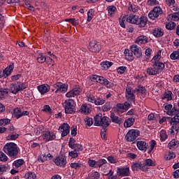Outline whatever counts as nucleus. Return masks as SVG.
<instances>
[{
  "instance_id": "c03bdc74",
  "label": "nucleus",
  "mask_w": 179,
  "mask_h": 179,
  "mask_svg": "<svg viewBox=\"0 0 179 179\" xmlns=\"http://www.w3.org/2000/svg\"><path fill=\"white\" fill-rule=\"evenodd\" d=\"M100 65L101 68H110L112 65H114V63L112 62L104 61L101 62Z\"/></svg>"
},
{
  "instance_id": "dca6fc26",
  "label": "nucleus",
  "mask_w": 179,
  "mask_h": 179,
  "mask_svg": "<svg viewBox=\"0 0 179 179\" xmlns=\"http://www.w3.org/2000/svg\"><path fill=\"white\" fill-rule=\"evenodd\" d=\"M131 107V103L125 102L124 103H117L116 110L117 113L122 114L125 113Z\"/></svg>"
},
{
  "instance_id": "6e6d98bb",
  "label": "nucleus",
  "mask_w": 179,
  "mask_h": 179,
  "mask_svg": "<svg viewBox=\"0 0 179 179\" xmlns=\"http://www.w3.org/2000/svg\"><path fill=\"white\" fill-rule=\"evenodd\" d=\"M107 159L109 163H111V164H115V163H118V159H117V157L109 156L107 157Z\"/></svg>"
},
{
  "instance_id": "4468645a",
  "label": "nucleus",
  "mask_w": 179,
  "mask_h": 179,
  "mask_svg": "<svg viewBox=\"0 0 179 179\" xmlns=\"http://www.w3.org/2000/svg\"><path fill=\"white\" fill-rule=\"evenodd\" d=\"M29 113L27 110H22V108H16L13 110V117L16 118L17 120H19V118H22V117H24L26 115H29Z\"/></svg>"
},
{
  "instance_id": "13d9d810",
  "label": "nucleus",
  "mask_w": 179,
  "mask_h": 179,
  "mask_svg": "<svg viewBox=\"0 0 179 179\" xmlns=\"http://www.w3.org/2000/svg\"><path fill=\"white\" fill-rule=\"evenodd\" d=\"M84 121L87 127H92V125H93V118L92 117H85Z\"/></svg>"
},
{
  "instance_id": "9d476101",
  "label": "nucleus",
  "mask_w": 179,
  "mask_h": 179,
  "mask_svg": "<svg viewBox=\"0 0 179 179\" xmlns=\"http://www.w3.org/2000/svg\"><path fill=\"white\" fill-rule=\"evenodd\" d=\"M132 171H144L146 173V165L144 162H135L131 164Z\"/></svg>"
},
{
  "instance_id": "2eb2a0df",
  "label": "nucleus",
  "mask_w": 179,
  "mask_h": 179,
  "mask_svg": "<svg viewBox=\"0 0 179 179\" xmlns=\"http://www.w3.org/2000/svg\"><path fill=\"white\" fill-rule=\"evenodd\" d=\"M56 166H59V167H65L66 166V157L64 155H60L57 157L53 160Z\"/></svg>"
},
{
  "instance_id": "5fc2aeb1",
  "label": "nucleus",
  "mask_w": 179,
  "mask_h": 179,
  "mask_svg": "<svg viewBox=\"0 0 179 179\" xmlns=\"http://www.w3.org/2000/svg\"><path fill=\"white\" fill-rule=\"evenodd\" d=\"M156 145H157V143H156V141L155 140H152L150 143V148L148 151V153H152V152L153 151V149H155V146H156Z\"/></svg>"
},
{
  "instance_id": "f704fd0d",
  "label": "nucleus",
  "mask_w": 179,
  "mask_h": 179,
  "mask_svg": "<svg viewBox=\"0 0 179 179\" xmlns=\"http://www.w3.org/2000/svg\"><path fill=\"white\" fill-rule=\"evenodd\" d=\"M23 164H24V159H23L15 160L13 163V166L15 167V169H19L20 167H22Z\"/></svg>"
},
{
  "instance_id": "2f4dec72",
  "label": "nucleus",
  "mask_w": 179,
  "mask_h": 179,
  "mask_svg": "<svg viewBox=\"0 0 179 179\" xmlns=\"http://www.w3.org/2000/svg\"><path fill=\"white\" fill-rule=\"evenodd\" d=\"M167 99V101H170V100L173 99V92L171 91H165L164 94L162 96V99L165 100Z\"/></svg>"
},
{
  "instance_id": "f257e3e1",
  "label": "nucleus",
  "mask_w": 179,
  "mask_h": 179,
  "mask_svg": "<svg viewBox=\"0 0 179 179\" xmlns=\"http://www.w3.org/2000/svg\"><path fill=\"white\" fill-rule=\"evenodd\" d=\"M19 150V147L15 143H7L3 147L4 153L10 159H17Z\"/></svg>"
},
{
  "instance_id": "72a5a7b5",
  "label": "nucleus",
  "mask_w": 179,
  "mask_h": 179,
  "mask_svg": "<svg viewBox=\"0 0 179 179\" xmlns=\"http://www.w3.org/2000/svg\"><path fill=\"white\" fill-rule=\"evenodd\" d=\"M136 43H137V44H146V43H148V36H138L136 40Z\"/></svg>"
},
{
  "instance_id": "8fccbe9b",
  "label": "nucleus",
  "mask_w": 179,
  "mask_h": 179,
  "mask_svg": "<svg viewBox=\"0 0 179 179\" xmlns=\"http://www.w3.org/2000/svg\"><path fill=\"white\" fill-rule=\"evenodd\" d=\"M38 162H39V163H44V162H47V154L41 153L38 157Z\"/></svg>"
},
{
  "instance_id": "5701e85b",
  "label": "nucleus",
  "mask_w": 179,
  "mask_h": 179,
  "mask_svg": "<svg viewBox=\"0 0 179 179\" xmlns=\"http://www.w3.org/2000/svg\"><path fill=\"white\" fill-rule=\"evenodd\" d=\"M136 24H138V27H145L148 24V17L143 15L138 17Z\"/></svg>"
},
{
  "instance_id": "b1692460",
  "label": "nucleus",
  "mask_w": 179,
  "mask_h": 179,
  "mask_svg": "<svg viewBox=\"0 0 179 179\" xmlns=\"http://www.w3.org/2000/svg\"><path fill=\"white\" fill-rule=\"evenodd\" d=\"M124 54L125 59H127V61H134L135 57L131 50L125 49Z\"/></svg>"
},
{
  "instance_id": "f8f14e48",
  "label": "nucleus",
  "mask_w": 179,
  "mask_h": 179,
  "mask_svg": "<svg viewBox=\"0 0 179 179\" xmlns=\"http://www.w3.org/2000/svg\"><path fill=\"white\" fill-rule=\"evenodd\" d=\"M117 174L119 177H129V176H131L129 166H124L117 168Z\"/></svg>"
},
{
  "instance_id": "864d4df0",
  "label": "nucleus",
  "mask_w": 179,
  "mask_h": 179,
  "mask_svg": "<svg viewBox=\"0 0 179 179\" xmlns=\"http://www.w3.org/2000/svg\"><path fill=\"white\" fill-rule=\"evenodd\" d=\"M8 160H9L8 155H6V154H5L3 152L0 151V162L6 163V162H8Z\"/></svg>"
},
{
  "instance_id": "f03ea898",
  "label": "nucleus",
  "mask_w": 179,
  "mask_h": 179,
  "mask_svg": "<svg viewBox=\"0 0 179 179\" xmlns=\"http://www.w3.org/2000/svg\"><path fill=\"white\" fill-rule=\"evenodd\" d=\"M111 120L107 116H103L101 113L96 115L94 117V125L96 127H102L103 129H106L107 127L110 126Z\"/></svg>"
},
{
  "instance_id": "1a4fd4ad",
  "label": "nucleus",
  "mask_w": 179,
  "mask_h": 179,
  "mask_svg": "<svg viewBox=\"0 0 179 179\" xmlns=\"http://www.w3.org/2000/svg\"><path fill=\"white\" fill-rule=\"evenodd\" d=\"M161 57H162V50H159L157 52V55H155L151 60V62L154 64L153 66H157V68H165L166 64L160 62Z\"/></svg>"
},
{
  "instance_id": "c756f323",
  "label": "nucleus",
  "mask_w": 179,
  "mask_h": 179,
  "mask_svg": "<svg viewBox=\"0 0 179 179\" xmlns=\"http://www.w3.org/2000/svg\"><path fill=\"white\" fill-rule=\"evenodd\" d=\"M152 33H153V36H155V37H157V38H159V37H163L164 34V31L162 28H155L153 30Z\"/></svg>"
},
{
  "instance_id": "79ce46f5",
  "label": "nucleus",
  "mask_w": 179,
  "mask_h": 179,
  "mask_svg": "<svg viewBox=\"0 0 179 179\" xmlns=\"http://www.w3.org/2000/svg\"><path fill=\"white\" fill-rule=\"evenodd\" d=\"M134 93H137V94H145L146 93V88L145 87H138L134 90Z\"/></svg>"
},
{
  "instance_id": "49530a36",
  "label": "nucleus",
  "mask_w": 179,
  "mask_h": 179,
  "mask_svg": "<svg viewBox=\"0 0 179 179\" xmlns=\"http://www.w3.org/2000/svg\"><path fill=\"white\" fill-rule=\"evenodd\" d=\"M178 145V141L176 139H173L171 141H170L168 144L169 149H174L176 146Z\"/></svg>"
},
{
  "instance_id": "774afa93",
  "label": "nucleus",
  "mask_w": 179,
  "mask_h": 179,
  "mask_svg": "<svg viewBox=\"0 0 179 179\" xmlns=\"http://www.w3.org/2000/svg\"><path fill=\"white\" fill-rule=\"evenodd\" d=\"M172 20H174V22H177L179 20V11L176 13H173V14H171Z\"/></svg>"
},
{
  "instance_id": "cd10ccee",
  "label": "nucleus",
  "mask_w": 179,
  "mask_h": 179,
  "mask_svg": "<svg viewBox=\"0 0 179 179\" xmlns=\"http://www.w3.org/2000/svg\"><path fill=\"white\" fill-rule=\"evenodd\" d=\"M143 162L145 166L146 171L149 170V167H155V166H156V162L153 161L152 159H146Z\"/></svg>"
},
{
  "instance_id": "58836bf2",
  "label": "nucleus",
  "mask_w": 179,
  "mask_h": 179,
  "mask_svg": "<svg viewBox=\"0 0 179 179\" xmlns=\"http://www.w3.org/2000/svg\"><path fill=\"white\" fill-rule=\"evenodd\" d=\"M104 103H106V99L101 96H98L95 98V102H94V104H95V106H103Z\"/></svg>"
},
{
  "instance_id": "7c9ffc66",
  "label": "nucleus",
  "mask_w": 179,
  "mask_h": 179,
  "mask_svg": "<svg viewBox=\"0 0 179 179\" xmlns=\"http://www.w3.org/2000/svg\"><path fill=\"white\" fill-rule=\"evenodd\" d=\"M134 123H135V118L129 117L124 121V128H131Z\"/></svg>"
},
{
  "instance_id": "9b49d317",
  "label": "nucleus",
  "mask_w": 179,
  "mask_h": 179,
  "mask_svg": "<svg viewBox=\"0 0 179 179\" xmlns=\"http://www.w3.org/2000/svg\"><path fill=\"white\" fill-rule=\"evenodd\" d=\"M88 50L91 52H100L101 50V45L97 41H91L89 43Z\"/></svg>"
},
{
  "instance_id": "423d86ee",
  "label": "nucleus",
  "mask_w": 179,
  "mask_h": 179,
  "mask_svg": "<svg viewBox=\"0 0 179 179\" xmlns=\"http://www.w3.org/2000/svg\"><path fill=\"white\" fill-rule=\"evenodd\" d=\"M135 90H132V87L129 85H127L125 91V97L130 106L132 103H135Z\"/></svg>"
},
{
  "instance_id": "4c0bfd02",
  "label": "nucleus",
  "mask_w": 179,
  "mask_h": 179,
  "mask_svg": "<svg viewBox=\"0 0 179 179\" xmlns=\"http://www.w3.org/2000/svg\"><path fill=\"white\" fill-rule=\"evenodd\" d=\"M159 136H160V141L162 142H164L166 139L169 138V136L167 135V132L164 129L161 130V131L159 132Z\"/></svg>"
},
{
  "instance_id": "412c9836",
  "label": "nucleus",
  "mask_w": 179,
  "mask_h": 179,
  "mask_svg": "<svg viewBox=\"0 0 179 179\" xmlns=\"http://www.w3.org/2000/svg\"><path fill=\"white\" fill-rule=\"evenodd\" d=\"M98 83H100L101 85H104L108 89H113L114 87V83L108 81L106 78L101 76L99 77V80L98 81Z\"/></svg>"
},
{
  "instance_id": "052dcab7",
  "label": "nucleus",
  "mask_w": 179,
  "mask_h": 179,
  "mask_svg": "<svg viewBox=\"0 0 179 179\" xmlns=\"http://www.w3.org/2000/svg\"><path fill=\"white\" fill-rule=\"evenodd\" d=\"M69 156H70L71 159H76V157L79 156V152L74 150L69 152Z\"/></svg>"
},
{
  "instance_id": "e433bc0d",
  "label": "nucleus",
  "mask_w": 179,
  "mask_h": 179,
  "mask_svg": "<svg viewBox=\"0 0 179 179\" xmlns=\"http://www.w3.org/2000/svg\"><path fill=\"white\" fill-rule=\"evenodd\" d=\"M106 9L108 10V16H110V17H111V16H113V15H114V13L117 12V7H115V6H108Z\"/></svg>"
},
{
  "instance_id": "338daca9",
  "label": "nucleus",
  "mask_w": 179,
  "mask_h": 179,
  "mask_svg": "<svg viewBox=\"0 0 179 179\" xmlns=\"http://www.w3.org/2000/svg\"><path fill=\"white\" fill-rule=\"evenodd\" d=\"M176 26L175 22H169L166 24V29H167V30H173V29H176Z\"/></svg>"
},
{
  "instance_id": "6e6552de",
  "label": "nucleus",
  "mask_w": 179,
  "mask_h": 179,
  "mask_svg": "<svg viewBox=\"0 0 179 179\" xmlns=\"http://www.w3.org/2000/svg\"><path fill=\"white\" fill-rule=\"evenodd\" d=\"M162 15H163V10L160 6H156L149 12L148 17L151 20H155V19H157L159 16H162Z\"/></svg>"
},
{
  "instance_id": "aec40b11",
  "label": "nucleus",
  "mask_w": 179,
  "mask_h": 179,
  "mask_svg": "<svg viewBox=\"0 0 179 179\" xmlns=\"http://www.w3.org/2000/svg\"><path fill=\"white\" fill-rule=\"evenodd\" d=\"M79 94H80V87H79V86H76L66 94V97H76V96H79Z\"/></svg>"
},
{
  "instance_id": "c85d7f7f",
  "label": "nucleus",
  "mask_w": 179,
  "mask_h": 179,
  "mask_svg": "<svg viewBox=\"0 0 179 179\" xmlns=\"http://www.w3.org/2000/svg\"><path fill=\"white\" fill-rule=\"evenodd\" d=\"M138 16L137 15H130L129 17L127 18V22L128 23H131V24H136L138 23Z\"/></svg>"
},
{
  "instance_id": "a878e982",
  "label": "nucleus",
  "mask_w": 179,
  "mask_h": 179,
  "mask_svg": "<svg viewBox=\"0 0 179 179\" xmlns=\"http://www.w3.org/2000/svg\"><path fill=\"white\" fill-rule=\"evenodd\" d=\"M37 89L41 94H45V93H48V92H50V86H48V85H38Z\"/></svg>"
},
{
  "instance_id": "bb28decb",
  "label": "nucleus",
  "mask_w": 179,
  "mask_h": 179,
  "mask_svg": "<svg viewBox=\"0 0 179 179\" xmlns=\"http://www.w3.org/2000/svg\"><path fill=\"white\" fill-rule=\"evenodd\" d=\"M110 118L112 120V122H114L115 124H118V125H121L122 122H124V120L122 118L115 115L114 113L110 114Z\"/></svg>"
},
{
  "instance_id": "0eeeda50",
  "label": "nucleus",
  "mask_w": 179,
  "mask_h": 179,
  "mask_svg": "<svg viewBox=\"0 0 179 179\" xmlns=\"http://www.w3.org/2000/svg\"><path fill=\"white\" fill-rule=\"evenodd\" d=\"M170 124L172 126L171 128V134H178L179 129V115H176L171 118Z\"/></svg>"
},
{
  "instance_id": "393cba45",
  "label": "nucleus",
  "mask_w": 179,
  "mask_h": 179,
  "mask_svg": "<svg viewBox=\"0 0 179 179\" xmlns=\"http://www.w3.org/2000/svg\"><path fill=\"white\" fill-rule=\"evenodd\" d=\"M137 148L139 150L146 152L148 150V143L145 141H138L136 142Z\"/></svg>"
},
{
  "instance_id": "ea45409f",
  "label": "nucleus",
  "mask_w": 179,
  "mask_h": 179,
  "mask_svg": "<svg viewBox=\"0 0 179 179\" xmlns=\"http://www.w3.org/2000/svg\"><path fill=\"white\" fill-rule=\"evenodd\" d=\"M46 58H47V57H45V55H44V53H39L36 58V61L39 64H43V62H45Z\"/></svg>"
},
{
  "instance_id": "4d7b16f0",
  "label": "nucleus",
  "mask_w": 179,
  "mask_h": 179,
  "mask_svg": "<svg viewBox=\"0 0 179 179\" xmlns=\"http://www.w3.org/2000/svg\"><path fill=\"white\" fill-rule=\"evenodd\" d=\"M113 108V106H111V103H106L102 106V110L104 112L110 111Z\"/></svg>"
},
{
  "instance_id": "603ef678",
  "label": "nucleus",
  "mask_w": 179,
  "mask_h": 179,
  "mask_svg": "<svg viewBox=\"0 0 179 179\" xmlns=\"http://www.w3.org/2000/svg\"><path fill=\"white\" fill-rule=\"evenodd\" d=\"M26 179H36L37 175L35 173L29 171L25 174Z\"/></svg>"
},
{
  "instance_id": "a19ab883",
  "label": "nucleus",
  "mask_w": 179,
  "mask_h": 179,
  "mask_svg": "<svg viewBox=\"0 0 179 179\" xmlns=\"http://www.w3.org/2000/svg\"><path fill=\"white\" fill-rule=\"evenodd\" d=\"M87 15V22H92V19L94 17V10H93V8L90 9Z\"/></svg>"
},
{
  "instance_id": "c9c22d12",
  "label": "nucleus",
  "mask_w": 179,
  "mask_h": 179,
  "mask_svg": "<svg viewBox=\"0 0 179 179\" xmlns=\"http://www.w3.org/2000/svg\"><path fill=\"white\" fill-rule=\"evenodd\" d=\"M19 138V134L16 132H10L6 137L7 141H16Z\"/></svg>"
},
{
  "instance_id": "69168bd1",
  "label": "nucleus",
  "mask_w": 179,
  "mask_h": 179,
  "mask_svg": "<svg viewBox=\"0 0 179 179\" xmlns=\"http://www.w3.org/2000/svg\"><path fill=\"white\" fill-rule=\"evenodd\" d=\"M73 149L74 150L79 153V152H82V150H83V145L78 143H76L73 147Z\"/></svg>"
},
{
  "instance_id": "f3484780",
  "label": "nucleus",
  "mask_w": 179,
  "mask_h": 179,
  "mask_svg": "<svg viewBox=\"0 0 179 179\" xmlns=\"http://www.w3.org/2000/svg\"><path fill=\"white\" fill-rule=\"evenodd\" d=\"M130 50L136 58H142V48L134 44L130 47Z\"/></svg>"
},
{
  "instance_id": "6ab92c4d",
  "label": "nucleus",
  "mask_w": 179,
  "mask_h": 179,
  "mask_svg": "<svg viewBox=\"0 0 179 179\" xmlns=\"http://www.w3.org/2000/svg\"><path fill=\"white\" fill-rule=\"evenodd\" d=\"M42 138L45 142H50V141H54L56 136L54 132L52 131H44L42 135Z\"/></svg>"
},
{
  "instance_id": "37998d69",
  "label": "nucleus",
  "mask_w": 179,
  "mask_h": 179,
  "mask_svg": "<svg viewBox=\"0 0 179 179\" xmlns=\"http://www.w3.org/2000/svg\"><path fill=\"white\" fill-rule=\"evenodd\" d=\"M100 178V173L99 172H92L89 174L87 179H99Z\"/></svg>"
},
{
  "instance_id": "4be33fe9",
  "label": "nucleus",
  "mask_w": 179,
  "mask_h": 179,
  "mask_svg": "<svg viewBox=\"0 0 179 179\" xmlns=\"http://www.w3.org/2000/svg\"><path fill=\"white\" fill-rule=\"evenodd\" d=\"M80 113L87 115V114H90V113H92V108H90V106H88L87 103H84L80 108Z\"/></svg>"
},
{
  "instance_id": "de8ad7c7",
  "label": "nucleus",
  "mask_w": 179,
  "mask_h": 179,
  "mask_svg": "<svg viewBox=\"0 0 179 179\" xmlns=\"http://www.w3.org/2000/svg\"><path fill=\"white\" fill-rule=\"evenodd\" d=\"M96 96H94V94H87V99L89 103H93L94 104V102L96 101Z\"/></svg>"
},
{
  "instance_id": "20e7f679",
  "label": "nucleus",
  "mask_w": 179,
  "mask_h": 179,
  "mask_svg": "<svg viewBox=\"0 0 179 179\" xmlns=\"http://www.w3.org/2000/svg\"><path fill=\"white\" fill-rule=\"evenodd\" d=\"M64 110L66 114H74V113H76V108H75V101L73 99L66 100L64 101Z\"/></svg>"
},
{
  "instance_id": "a18cd8bd",
  "label": "nucleus",
  "mask_w": 179,
  "mask_h": 179,
  "mask_svg": "<svg viewBox=\"0 0 179 179\" xmlns=\"http://www.w3.org/2000/svg\"><path fill=\"white\" fill-rule=\"evenodd\" d=\"M9 169V164H1L0 165V176H2L3 173H6V171Z\"/></svg>"
},
{
  "instance_id": "7ed1b4c3",
  "label": "nucleus",
  "mask_w": 179,
  "mask_h": 179,
  "mask_svg": "<svg viewBox=\"0 0 179 179\" xmlns=\"http://www.w3.org/2000/svg\"><path fill=\"white\" fill-rule=\"evenodd\" d=\"M24 89H27V84L26 83L18 81L10 85V90L13 94H17L19 92H23Z\"/></svg>"
},
{
  "instance_id": "09e8293b",
  "label": "nucleus",
  "mask_w": 179,
  "mask_h": 179,
  "mask_svg": "<svg viewBox=\"0 0 179 179\" xmlns=\"http://www.w3.org/2000/svg\"><path fill=\"white\" fill-rule=\"evenodd\" d=\"M82 166H83V164H82L80 162H72L70 164V167H71V169H74L75 170H79Z\"/></svg>"
},
{
  "instance_id": "473e14b6",
  "label": "nucleus",
  "mask_w": 179,
  "mask_h": 179,
  "mask_svg": "<svg viewBox=\"0 0 179 179\" xmlns=\"http://www.w3.org/2000/svg\"><path fill=\"white\" fill-rule=\"evenodd\" d=\"M160 68H148L147 69V73L148 75H157V73H160Z\"/></svg>"
},
{
  "instance_id": "39448f33",
  "label": "nucleus",
  "mask_w": 179,
  "mask_h": 179,
  "mask_svg": "<svg viewBox=\"0 0 179 179\" xmlns=\"http://www.w3.org/2000/svg\"><path fill=\"white\" fill-rule=\"evenodd\" d=\"M141 135V131L138 129H130L125 136V139L127 142H135L136 138Z\"/></svg>"
},
{
  "instance_id": "bf43d9fd",
  "label": "nucleus",
  "mask_w": 179,
  "mask_h": 179,
  "mask_svg": "<svg viewBox=\"0 0 179 179\" xmlns=\"http://www.w3.org/2000/svg\"><path fill=\"white\" fill-rule=\"evenodd\" d=\"M104 164H107V160L104 159H101L96 161V167H101V166H104Z\"/></svg>"
},
{
  "instance_id": "ddd939ff",
  "label": "nucleus",
  "mask_w": 179,
  "mask_h": 179,
  "mask_svg": "<svg viewBox=\"0 0 179 179\" xmlns=\"http://www.w3.org/2000/svg\"><path fill=\"white\" fill-rule=\"evenodd\" d=\"M53 87L57 89L55 93H66L68 92V84L62 83H56L53 85Z\"/></svg>"
},
{
  "instance_id": "a211bd4d",
  "label": "nucleus",
  "mask_w": 179,
  "mask_h": 179,
  "mask_svg": "<svg viewBox=\"0 0 179 179\" xmlns=\"http://www.w3.org/2000/svg\"><path fill=\"white\" fill-rule=\"evenodd\" d=\"M59 131L62 132V137L64 138L71 132V127L67 123H64L59 127Z\"/></svg>"
},
{
  "instance_id": "680f3d73",
  "label": "nucleus",
  "mask_w": 179,
  "mask_h": 179,
  "mask_svg": "<svg viewBox=\"0 0 179 179\" xmlns=\"http://www.w3.org/2000/svg\"><path fill=\"white\" fill-rule=\"evenodd\" d=\"M45 62L47 63L48 66H54V61L52 59V58L50 57H46L45 61Z\"/></svg>"
},
{
  "instance_id": "0e129e2a",
  "label": "nucleus",
  "mask_w": 179,
  "mask_h": 179,
  "mask_svg": "<svg viewBox=\"0 0 179 179\" xmlns=\"http://www.w3.org/2000/svg\"><path fill=\"white\" fill-rule=\"evenodd\" d=\"M42 111H44V113H47L48 114H52V109H51V107H50L49 105H45Z\"/></svg>"
},
{
  "instance_id": "e2e57ef3",
  "label": "nucleus",
  "mask_w": 179,
  "mask_h": 179,
  "mask_svg": "<svg viewBox=\"0 0 179 179\" xmlns=\"http://www.w3.org/2000/svg\"><path fill=\"white\" fill-rule=\"evenodd\" d=\"M8 124H10V119H1L0 120V127H5V125H8Z\"/></svg>"
},
{
  "instance_id": "3c124183",
  "label": "nucleus",
  "mask_w": 179,
  "mask_h": 179,
  "mask_svg": "<svg viewBox=\"0 0 179 179\" xmlns=\"http://www.w3.org/2000/svg\"><path fill=\"white\" fill-rule=\"evenodd\" d=\"M167 114L168 115H178L179 110L174 106L171 110L168 111Z\"/></svg>"
}]
</instances>
